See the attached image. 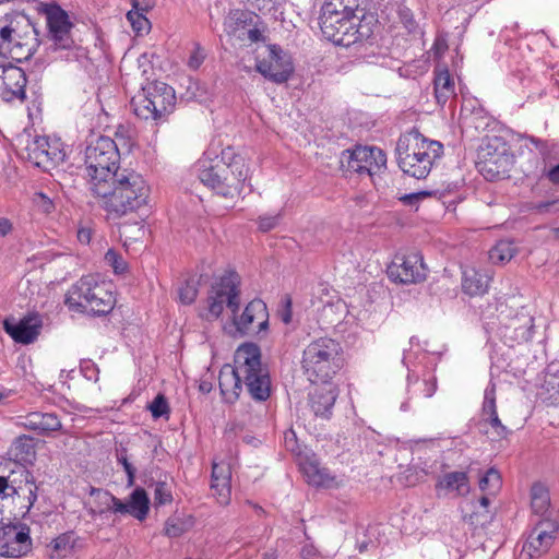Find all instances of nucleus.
Wrapping results in <instances>:
<instances>
[{"label": "nucleus", "mask_w": 559, "mask_h": 559, "mask_svg": "<svg viewBox=\"0 0 559 559\" xmlns=\"http://www.w3.org/2000/svg\"><path fill=\"white\" fill-rule=\"evenodd\" d=\"M534 317L521 311L502 328V336L509 346L528 342L534 333Z\"/></svg>", "instance_id": "nucleus-21"}, {"label": "nucleus", "mask_w": 559, "mask_h": 559, "mask_svg": "<svg viewBox=\"0 0 559 559\" xmlns=\"http://www.w3.org/2000/svg\"><path fill=\"white\" fill-rule=\"evenodd\" d=\"M336 397V389L332 385L319 386L309 394V405L316 416L329 418Z\"/></svg>", "instance_id": "nucleus-26"}, {"label": "nucleus", "mask_w": 559, "mask_h": 559, "mask_svg": "<svg viewBox=\"0 0 559 559\" xmlns=\"http://www.w3.org/2000/svg\"><path fill=\"white\" fill-rule=\"evenodd\" d=\"M24 474H25L26 483L31 484V486L28 488V501H29V504L32 506L37 499L36 487L33 486L34 485L33 476L31 475V473L28 471H25Z\"/></svg>", "instance_id": "nucleus-57"}, {"label": "nucleus", "mask_w": 559, "mask_h": 559, "mask_svg": "<svg viewBox=\"0 0 559 559\" xmlns=\"http://www.w3.org/2000/svg\"><path fill=\"white\" fill-rule=\"evenodd\" d=\"M531 507L534 513L544 515L550 507V496L548 489L535 484L531 489Z\"/></svg>", "instance_id": "nucleus-34"}, {"label": "nucleus", "mask_w": 559, "mask_h": 559, "mask_svg": "<svg viewBox=\"0 0 559 559\" xmlns=\"http://www.w3.org/2000/svg\"><path fill=\"white\" fill-rule=\"evenodd\" d=\"M204 59H205L204 50L202 49V47L199 44H194V49L191 52L189 60H188L189 68H191L193 70L199 69L201 67V64L203 63Z\"/></svg>", "instance_id": "nucleus-51"}, {"label": "nucleus", "mask_w": 559, "mask_h": 559, "mask_svg": "<svg viewBox=\"0 0 559 559\" xmlns=\"http://www.w3.org/2000/svg\"><path fill=\"white\" fill-rule=\"evenodd\" d=\"M255 69L265 79L276 84L287 82L294 72L290 56L277 45L265 47V55L258 58Z\"/></svg>", "instance_id": "nucleus-14"}, {"label": "nucleus", "mask_w": 559, "mask_h": 559, "mask_svg": "<svg viewBox=\"0 0 559 559\" xmlns=\"http://www.w3.org/2000/svg\"><path fill=\"white\" fill-rule=\"evenodd\" d=\"M148 409L151 411L154 418L167 416L169 414V405L167 399L163 394H157L148 405Z\"/></svg>", "instance_id": "nucleus-44"}, {"label": "nucleus", "mask_w": 559, "mask_h": 559, "mask_svg": "<svg viewBox=\"0 0 559 559\" xmlns=\"http://www.w3.org/2000/svg\"><path fill=\"white\" fill-rule=\"evenodd\" d=\"M248 1L251 2V4L259 10H261V9L265 8L266 5H269L270 3L274 2V0H248Z\"/></svg>", "instance_id": "nucleus-64"}, {"label": "nucleus", "mask_w": 559, "mask_h": 559, "mask_svg": "<svg viewBox=\"0 0 559 559\" xmlns=\"http://www.w3.org/2000/svg\"><path fill=\"white\" fill-rule=\"evenodd\" d=\"M396 7V13L401 21V23L404 25L406 31L409 34H417L419 33V24L414 17V13L411 8L406 4L404 0H400L395 3Z\"/></svg>", "instance_id": "nucleus-36"}, {"label": "nucleus", "mask_w": 559, "mask_h": 559, "mask_svg": "<svg viewBox=\"0 0 559 559\" xmlns=\"http://www.w3.org/2000/svg\"><path fill=\"white\" fill-rule=\"evenodd\" d=\"M82 369L84 371L85 377H87L88 379H92L93 376L95 377V380L98 379V369L93 362L87 361L86 366L82 367Z\"/></svg>", "instance_id": "nucleus-58"}, {"label": "nucleus", "mask_w": 559, "mask_h": 559, "mask_svg": "<svg viewBox=\"0 0 559 559\" xmlns=\"http://www.w3.org/2000/svg\"><path fill=\"white\" fill-rule=\"evenodd\" d=\"M386 273L395 283L417 284L426 280V265L418 252L397 254L388 266Z\"/></svg>", "instance_id": "nucleus-15"}, {"label": "nucleus", "mask_w": 559, "mask_h": 559, "mask_svg": "<svg viewBox=\"0 0 559 559\" xmlns=\"http://www.w3.org/2000/svg\"><path fill=\"white\" fill-rule=\"evenodd\" d=\"M51 547L56 552H61L71 549L72 545L70 535L67 533L59 535L51 542Z\"/></svg>", "instance_id": "nucleus-53"}, {"label": "nucleus", "mask_w": 559, "mask_h": 559, "mask_svg": "<svg viewBox=\"0 0 559 559\" xmlns=\"http://www.w3.org/2000/svg\"><path fill=\"white\" fill-rule=\"evenodd\" d=\"M490 277L474 267H467L462 273V289L469 296H481L487 293Z\"/></svg>", "instance_id": "nucleus-33"}, {"label": "nucleus", "mask_w": 559, "mask_h": 559, "mask_svg": "<svg viewBox=\"0 0 559 559\" xmlns=\"http://www.w3.org/2000/svg\"><path fill=\"white\" fill-rule=\"evenodd\" d=\"M38 197L44 201V203H43L44 211L49 213L53 207L52 202L43 193H39Z\"/></svg>", "instance_id": "nucleus-63"}, {"label": "nucleus", "mask_w": 559, "mask_h": 559, "mask_svg": "<svg viewBox=\"0 0 559 559\" xmlns=\"http://www.w3.org/2000/svg\"><path fill=\"white\" fill-rule=\"evenodd\" d=\"M36 29L31 27V31L23 36V39L15 40L11 50H7V46L0 47V57L10 58L14 61L22 62L27 60L37 47Z\"/></svg>", "instance_id": "nucleus-28"}, {"label": "nucleus", "mask_w": 559, "mask_h": 559, "mask_svg": "<svg viewBox=\"0 0 559 559\" xmlns=\"http://www.w3.org/2000/svg\"><path fill=\"white\" fill-rule=\"evenodd\" d=\"M516 253V248L512 241L501 240L490 249L489 259L495 264H504L512 260Z\"/></svg>", "instance_id": "nucleus-35"}, {"label": "nucleus", "mask_w": 559, "mask_h": 559, "mask_svg": "<svg viewBox=\"0 0 559 559\" xmlns=\"http://www.w3.org/2000/svg\"><path fill=\"white\" fill-rule=\"evenodd\" d=\"M299 466L310 485L329 487L334 481V477L313 456L300 457Z\"/></svg>", "instance_id": "nucleus-29"}, {"label": "nucleus", "mask_w": 559, "mask_h": 559, "mask_svg": "<svg viewBox=\"0 0 559 559\" xmlns=\"http://www.w3.org/2000/svg\"><path fill=\"white\" fill-rule=\"evenodd\" d=\"M40 325L33 319L25 318L17 323L4 322L5 332L17 343L31 344L39 334Z\"/></svg>", "instance_id": "nucleus-30"}, {"label": "nucleus", "mask_w": 559, "mask_h": 559, "mask_svg": "<svg viewBox=\"0 0 559 559\" xmlns=\"http://www.w3.org/2000/svg\"><path fill=\"white\" fill-rule=\"evenodd\" d=\"M88 495L91 500L88 502V507L86 508L87 514L92 518H102L107 512H111L116 514L117 504L119 503V498L114 496L108 490L91 487Z\"/></svg>", "instance_id": "nucleus-25"}, {"label": "nucleus", "mask_w": 559, "mask_h": 559, "mask_svg": "<svg viewBox=\"0 0 559 559\" xmlns=\"http://www.w3.org/2000/svg\"><path fill=\"white\" fill-rule=\"evenodd\" d=\"M174 88L164 82H152L131 99L135 116L144 120H163L175 108Z\"/></svg>", "instance_id": "nucleus-12"}, {"label": "nucleus", "mask_w": 559, "mask_h": 559, "mask_svg": "<svg viewBox=\"0 0 559 559\" xmlns=\"http://www.w3.org/2000/svg\"><path fill=\"white\" fill-rule=\"evenodd\" d=\"M27 79L25 72L11 63L0 64V99L4 103L26 99Z\"/></svg>", "instance_id": "nucleus-19"}, {"label": "nucleus", "mask_w": 559, "mask_h": 559, "mask_svg": "<svg viewBox=\"0 0 559 559\" xmlns=\"http://www.w3.org/2000/svg\"><path fill=\"white\" fill-rule=\"evenodd\" d=\"M501 483L502 479L500 473L496 468L491 467L479 479V488L481 491L491 495L499 490Z\"/></svg>", "instance_id": "nucleus-38"}, {"label": "nucleus", "mask_w": 559, "mask_h": 559, "mask_svg": "<svg viewBox=\"0 0 559 559\" xmlns=\"http://www.w3.org/2000/svg\"><path fill=\"white\" fill-rule=\"evenodd\" d=\"M12 229V224L8 218H0V236L8 235Z\"/></svg>", "instance_id": "nucleus-61"}, {"label": "nucleus", "mask_w": 559, "mask_h": 559, "mask_svg": "<svg viewBox=\"0 0 559 559\" xmlns=\"http://www.w3.org/2000/svg\"><path fill=\"white\" fill-rule=\"evenodd\" d=\"M92 238V230L86 227H82L78 230V239L81 243H88Z\"/></svg>", "instance_id": "nucleus-59"}, {"label": "nucleus", "mask_w": 559, "mask_h": 559, "mask_svg": "<svg viewBox=\"0 0 559 559\" xmlns=\"http://www.w3.org/2000/svg\"><path fill=\"white\" fill-rule=\"evenodd\" d=\"M435 97L437 103L444 105L455 95L454 80L445 66H437L433 79Z\"/></svg>", "instance_id": "nucleus-32"}, {"label": "nucleus", "mask_w": 559, "mask_h": 559, "mask_svg": "<svg viewBox=\"0 0 559 559\" xmlns=\"http://www.w3.org/2000/svg\"><path fill=\"white\" fill-rule=\"evenodd\" d=\"M320 14L319 25L323 36L344 47H349L358 41H362L371 37L373 34L374 19L369 14V19L354 20L348 17L333 16L330 13Z\"/></svg>", "instance_id": "nucleus-11"}, {"label": "nucleus", "mask_w": 559, "mask_h": 559, "mask_svg": "<svg viewBox=\"0 0 559 559\" xmlns=\"http://www.w3.org/2000/svg\"><path fill=\"white\" fill-rule=\"evenodd\" d=\"M239 276L235 272L223 275L212 285L207 297L206 320L217 319L226 305L234 317V324L240 335H255L267 329L269 313L266 305L261 299L250 301L241 316L239 310Z\"/></svg>", "instance_id": "nucleus-2"}, {"label": "nucleus", "mask_w": 559, "mask_h": 559, "mask_svg": "<svg viewBox=\"0 0 559 559\" xmlns=\"http://www.w3.org/2000/svg\"><path fill=\"white\" fill-rule=\"evenodd\" d=\"M64 302L76 312L105 316L114 309L116 300L109 283L94 275H85L71 286Z\"/></svg>", "instance_id": "nucleus-7"}, {"label": "nucleus", "mask_w": 559, "mask_h": 559, "mask_svg": "<svg viewBox=\"0 0 559 559\" xmlns=\"http://www.w3.org/2000/svg\"><path fill=\"white\" fill-rule=\"evenodd\" d=\"M173 501L171 488L165 481H157L154 488V504L156 507L169 504Z\"/></svg>", "instance_id": "nucleus-42"}, {"label": "nucleus", "mask_w": 559, "mask_h": 559, "mask_svg": "<svg viewBox=\"0 0 559 559\" xmlns=\"http://www.w3.org/2000/svg\"><path fill=\"white\" fill-rule=\"evenodd\" d=\"M198 295V289L193 283L187 282L179 288L180 301L185 305L192 304Z\"/></svg>", "instance_id": "nucleus-47"}, {"label": "nucleus", "mask_w": 559, "mask_h": 559, "mask_svg": "<svg viewBox=\"0 0 559 559\" xmlns=\"http://www.w3.org/2000/svg\"><path fill=\"white\" fill-rule=\"evenodd\" d=\"M150 498L142 487H136L127 500L119 499L116 515H130L135 520L143 522L150 513Z\"/></svg>", "instance_id": "nucleus-23"}, {"label": "nucleus", "mask_w": 559, "mask_h": 559, "mask_svg": "<svg viewBox=\"0 0 559 559\" xmlns=\"http://www.w3.org/2000/svg\"><path fill=\"white\" fill-rule=\"evenodd\" d=\"M431 195H432L431 191L423 190V191L405 194V195L401 197L400 200L406 205H414V204H417L419 201H421L428 197H431Z\"/></svg>", "instance_id": "nucleus-55"}, {"label": "nucleus", "mask_w": 559, "mask_h": 559, "mask_svg": "<svg viewBox=\"0 0 559 559\" xmlns=\"http://www.w3.org/2000/svg\"><path fill=\"white\" fill-rule=\"evenodd\" d=\"M558 525L551 520H540L531 531L525 540L520 557L522 559H532L546 554L556 537Z\"/></svg>", "instance_id": "nucleus-17"}, {"label": "nucleus", "mask_w": 559, "mask_h": 559, "mask_svg": "<svg viewBox=\"0 0 559 559\" xmlns=\"http://www.w3.org/2000/svg\"><path fill=\"white\" fill-rule=\"evenodd\" d=\"M26 158L36 167L48 169L64 159V152L58 141L50 142L47 136H35L28 141Z\"/></svg>", "instance_id": "nucleus-18"}, {"label": "nucleus", "mask_w": 559, "mask_h": 559, "mask_svg": "<svg viewBox=\"0 0 559 559\" xmlns=\"http://www.w3.org/2000/svg\"><path fill=\"white\" fill-rule=\"evenodd\" d=\"M281 215H263L259 217V229L261 231H269L275 228L280 223Z\"/></svg>", "instance_id": "nucleus-52"}, {"label": "nucleus", "mask_w": 559, "mask_h": 559, "mask_svg": "<svg viewBox=\"0 0 559 559\" xmlns=\"http://www.w3.org/2000/svg\"><path fill=\"white\" fill-rule=\"evenodd\" d=\"M190 528V523L179 516L168 518L165 522L164 534L170 538L183 535Z\"/></svg>", "instance_id": "nucleus-39"}, {"label": "nucleus", "mask_w": 559, "mask_h": 559, "mask_svg": "<svg viewBox=\"0 0 559 559\" xmlns=\"http://www.w3.org/2000/svg\"><path fill=\"white\" fill-rule=\"evenodd\" d=\"M342 308L343 304L340 300L336 302H326L321 310V317L326 323L332 324L338 320V318L334 319L332 314L335 312V310L341 311Z\"/></svg>", "instance_id": "nucleus-50"}, {"label": "nucleus", "mask_w": 559, "mask_h": 559, "mask_svg": "<svg viewBox=\"0 0 559 559\" xmlns=\"http://www.w3.org/2000/svg\"><path fill=\"white\" fill-rule=\"evenodd\" d=\"M342 347L330 337L310 342L302 352L301 366L311 382L326 383L342 367Z\"/></svg>", "instance_id": "nucleus-9"}, {"label": "nucleus", "mask_w": 559, "mask_h": 559, "mask_svg": "<svg viewBox=\"0 0 559 559\" xmlns=\"http://www.w3.org/2000/svg\"><path fill=\"white\" fill-rule=\"evenodd\" d=\"M39 11L47 22L48 51L56 53L55 60L78 61L85 56V49L73 38V23L69 14L56 3H40Z\"/></svg>", "instance_id": "nucleus-6"}, {"label": "nucleus", "mask_w": 559, "mask_h": 559, "mask_svg": "<svg viewBox=\"0 0 559 559\" xmlns=\"http://www.w3.org/2000/svg\"><path fill=\"white\" fill-rule=\"evenodd\" d=\"M481 418L484 424L491 427L495 439L502 440L511 433V430L499 418L496 404V385L493 383L485 390Z\"/></svg>", "instance_id": "nucleus-22"}, {"label": "nucleus", "mask_w": 559, "mask_h": 559, "mask_svg": "<svg viewBox=\"0 0 559 559\" xmlns=\"http://www.w3.org/2000/svg\"><path fill=\"white\" fill-rule=\"evenodd\" d=\"M230 479L231 471L228 464L213 463L211 488L217 495V501L221 504H227L230 499Z\"/></svg>", "instance_id": "nucleus-27"}, {"label": "nucleus", "mask_w": 559, "mask_h": 559, "mask_svg": "<svg viewBox=\"0 0 559 559\" xmlns=\"http://www.w3.org/2000/svg\"><path fill=\"white\" fill-rule=\"evenodd\" d=\"M235 367L225 366L218 377L219 390L227 403H234L245 384L249 395L255 401H265L271 393L269 370L261 362L260 348L254 344L238 347Z\"/></svg>", "instance_id": "nucleus-1"}, {"label": "nucleus", "mask_w": 559, "mask_h": 559, "mask_svg": "<svg viewBox=\"0 0 559 559\" xmlns=\"http://www.w3.org/2000/svg\"><path fill=\"white\" fill-rule=\"evenodd\" d=\"M23 39V36L16 34V28L13 26V22L7 24L0 28V47L7 46V50H11L15 40Z\"/></svg>", "instance_id": "nucleus-43"}, {"label": "nucleus", "mask_w": 559, "mask_h": 559, "mask_svg": "<svg viewBox=\"0 0 559 559\" xmlns=\"http://www.w3.org/2000/svg\"><path fill=\"white\" fill-rule=\"evenodd\" d=\"M396 159L403 173L416 178H426L433 163L443 154L439 141L425 138L417 129L402 134L396 143Z\"/></svg>", "instance_id": "nucleus-5"}, {"label": "nucleus", "mask_w": 559, "mask_h": 559, "mask_svg": "<svg viewBox=\"0 0 559 559\" xmlns=\"http://www.w3.org/2000/svg\"><path fill=\"white\" fill-rule=\"evenodd\" d=\"M528 141L535 145V147H537L539 151H546L547 150V145L544 141H542L540 139H537L535 136H528L527 138Z\"/></svg>", "instance_id": "nucleus-62"}, {"label": "nucleus", "mask_w": 559, "mask_h": 559, "mask_svg": "<svg viewBox=\"0 0 559 559\" xmlns=\"http://www.w3.org/2000/svg\"><path fill=\"white\" fill-rule=\"evenodd\" d=\"M117 460H118V463H120L122 466H123V469L127 474V486L128 487H132L134 485V481H135V473H136V469L135 467L128 461V457H127V454H126V450H122L118 455H117Z\"/></svg>", "instance_id": "nucleus-46"}, {"label": "nucleus", "mask_w": 559, "mask_h": 559, "mask_svg": "<svg viewBox=\"0 0 559 559\" xmlns=\"http://www.w3.org/2000/svg\"><path fill=\"white\" fill-rule=\"evenodd\" d=\"M91 193L108 214L121 217L146 205L150 187L140 174L122 168Z\"/></svg>", "instance_id": "nucleus-4"}, {"label": "nucleus", "mask_w": 559, "mask_h": 559, "mask_svg": "<svg viewBox=\"0 0 559 559\" xmlns=\"http://www.w3.org/2000/svg\"><path fill=\"white\" fill-rule=\"evenodd\" d=\"M366 1L367 0H325L320 14L328 13V8H330L333 16L354 20L369 19L365 9Z\"/></svg>", "instance_id": "nucleus-24"}, {"label": "nucleus", "mask_w": 559, "mask_h": 559, "mask_svg": "<svg viewBox=\"0 0 559 559\" xmlns=\"http://www.w3.org/2000/svg\"><path fill=\"white\" fill-rule=\"evenodd\" d=\"M22 426L38 433L58 431L62 427L57 415L52 413L38 412L28 414L22 421Z\"/></svg>", "instance_id": "nucleus-31"}, {"label": "nucleus", "mask_w": 559, "mask_h": 559, "mask_svg": "<svg viewBox=\"0 0 559 559\" xmlns=\"http://www.w3.org/2000/svg\"><path fill=\"white\" fill-rule=\"evenodd\" d=\"M105 263L110 266L115 274H122L128 269V263L123 257L115 249H108L104 257Z\"/></svg>", "instance_id": "nucleus-40"}, {"label": "nucleus", "mask_w": 559, "mask_h": 559, "mask_svg": "<svg viewBox=\"0 0 559 559\" xmlns=\"http://www.w3.org/2000/svg\"><path fill=\"white\" fill-rule=\"evenodd\" d=\"M463 121L466 127L474 128L476 131H484L490 126L491 117L483 109H477L469 115H465Z\"/></svg>", "instance_id": "nucleus-37"}, {"label": "nucleus", "mask_w": 559, "mask_h": 559, "mask_svg": "<svg viewBox=\"0 0 559 559\" xmlns=\"http://www.w3.org/2000/svg\"><path fill=\"white\" fill-rule=\"evenodd\" d=\"M546 177L549 179L550 182L554 185H559V164L551 167L547 174Z\"/></svg>", "instance_id": "nucleus-60"}, {"label": "nucleus", "mask_w": 559, "mask_h": 559, "mask_svg": "<svg viewBox=\"0 0 559 559\" xmlns=\"http://www.w3.org/2000/svg\"><path fill=\"white\" fill-rule=\"evenodd\" d=\"M127 19L130 22L133 31L138 34L148 32L151 28V22L147 20L145 13L143 12L130 10L127 13Z\"/></svg>", "instance_id": "nucleus-41"}, {"label": "nucleus", "mask_w": 559, "mask_h": 559, "mask_svg": "<svg viewBox=\"0 0 559 559\" xmlns=\"http://www.w3.org/2000/svg\"><path fill=\"white\" fill-rule=\"evenodd\" d=\"M435 490L438 497H466L471 492L467 471H452L438 476Z\"/></svg>", "instance_id": "nucleus-20"}, {"label": "nucleus", "mask_w": 559, "mask_h": 559, "mask_svg": "<svg viewBox=\"0 0 559 559\" xmlns=\"http://www.w3.org/2000/svg\"><path fill=\"white\" fill-rule=\"evenodd\" d=\"M32 549L29 527L22 523H9L0 527V556L20 558Z\"/></svg>", "instance_id": "nucleus-16"}, {"label": "nucleus", "mask_w": 559, "mask_h": 559, "mask_svg": "<svg viewBox=\"0 0 559 559\" xmlns=\"http://www.w3.org/2000/svg\"><path fill=\"white\" fill-rule=\"evenodd\" d=\"M284 445L286 450L297 455L299 459L301 456V445L298 442L297 435L293 429H288L284 432Z\"/></svg>", "instance_id": "nucleus-45"}, {"label": "nucleus", "mask_w": 559, "mask_h": 559, "mask_svg": "<svg viewBox=\"0 0 559 559\" xmlns=\"http://www.w3.org/2000/svg\"><path fill=\"white\" fill-rule=\"evenodd\" d=\"M424 397H431L437 391V378L430 376L428 379L415 382Z\"/></svg>", "instance_id": "nucleus-48"}, {"label": "nucleus", "mask_w": 559, "mask_h": 559, "mask_svg": "<svg viewBox=\"0 0 559 559\" xmlns=\"http://www.w3.org/2000/svg\"><path fill=\"white\" fill-rule=\"evenodd\" d=\"M538 214H555L559 212V198L539 202L532 207Z\"/></svg>", "instance_id": "nucleus-49"}, {"label": "nucleus", "mask_w": 559, "mask_h": 559, "mask_svg": "<svg viewBox=\"0 0 559 559\" xmlns=\"http://www.w3.org/2000/svg\"><path fill=\"white\" fill-rule=\"evenodd\" d=\"M514 164V154L509 142L500 135H486L477 150L476 166L489 181L503 179Z\"/></svg>", "instance_id": "nucleus-10"}, {"label": "nucleus", "mask_w": 559, "mask_h": 559, "mask_svg": "<svg viewBox=\"0 0 559 559\" xmlns=\"http://www.w3.org/2000/svg\"><path fill=\"white\" fill-rule=\"evenodd\" d=\"M201 182L225 198H234L242 190L249 173L246 159L231 147L207 150L197 163Z\"/></svg>", "instance_id": "nucleus-3"}, {"label": "nucleus", "mask_w": 559, "mask_h": 559, "mask_svg": "<svg viewBox=\"0 0 559 559\" xmlns=\"http://www.w3.org/2000/svg\"><path fill=\"white\" fill-rule=\"evenodd\" d=\"M341 164L357 174L373 176L386 167L385 153L374 146H356L342 153Z\"/></svg>", "instance_id": "nucleus-13"}, {"label": "nucleus", "mask_w": 559, "mask_h": 559, "mask_svg": "<svg viewBox=\"0 0 559 559\" xmlns=\"http://www.w3.org/2000/svg\"><path fill=\"white\" fill-rule=\"evenodd\" d=\"M132 4L131 10H136L143 13L148 12L153 8L152 0H130Z\"/></svg>", "instance_id": "nucleus-56"}, {"label": "nucleus", "mask_w": 559, "mask_h": 559, "mask_svg": "<svg viewBox=\"0 0 559 559\" xmlns=\"http://www.w3.org/2000/svg\"><path fill=\"white\" fill-rule=\"evenodd\" d=\"M17 488L14 486L13 481H10L9 478L0 476V498H8L14 495H17Z\"/></svg>", "instance_id": "nucleus-54"}, {"label": "nucleus", "mask_w": 559, "mask_h": 559, "mask_svg": "<svg viewBox=\"0 0 559 559\" xmlns=\"http://www.w3.org/2000/svg\"><path fill=\"white\" fill-rule=\"evenodd\" d=\"M84 167L90 192L121 170L116 142L105 135L92 140L84 152Z\"/></svg>", "instance_id": "nucleus-8"}]
</instances>
